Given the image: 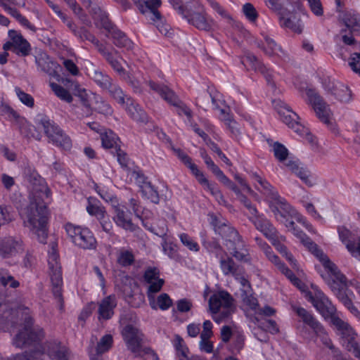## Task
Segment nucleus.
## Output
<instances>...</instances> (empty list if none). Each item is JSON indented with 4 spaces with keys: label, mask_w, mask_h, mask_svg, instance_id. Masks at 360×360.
I'll list each match as a JSON object with an SVG mask.
<instances>
[{
    "label": "nucleus",
    "mask_w": 360,
    "mask_h": 360,
    "mask_svg": "<svg viewBox=\"0 0 360 360\" xmlns=\"http://www.w3.org/2000/svg\"><path fill=\"white\" fill-rule=\"evenodd\" d=\"M39 127L43 129L44 134L49 138V141H56V138L62 136L64 139L62 146L65 148L69 147L70 137L53 121L47 117H42L39 122Z\"/></svg>",
    "instance_id": "nucleus-18"
},
{
    "label": "nucleus",
    "mask_w": 360,
    "mask_h": 360,
    "mask_svg": "<svg viewBox=\"0 0 360 360\" xmlns=\"http://www.w3.org/2000/svg\"><path fill=\"white\" fill-rule=\"evenodd\" d=\"M202 245L209 252L218 254L221 250V247L216 240H203Z\"/></svg>",
    "instance_id": "nucleus-64"
},
{
    "label": "nucleus",
    "mask_w": 360,
    "mask_h": 360,
    "mask_svg": "<svg viewBox=\"0 0 360 360\" xmlns=\"http://www.w3.org/2000/svg\"><path fill=\"white\" fill-rule=\"evenodd\" d=\"M126 105V110L128 114L134 121L141 123H146L147 122L148 116L139 105L134 104L131 100Z\"/></svg>",
    "instance_id": "nucleus-36"
},
{
    "label": "nucleus",
    "mask_w": 360,
    "mask_h": 360,
    "mask_svg": "<svg viewBox=\"0 0 360 360\" xmlns=\"http://www.w3.org/2000/svg\"><path fill=\"white\" fill-rule=\"evenodd\" d=\"M295 174L308 186H312L314 185V182L311 179L310 172L307 168L300 166V167L295 171Z\"/></svg>",
    "instance_id": "nucleus-58"
},
{
    "label": "nucleus",
    "mask_w": 360,
    "mask_h": 360,
    "mask_svg": "<svg viewBox=\"0 0 360 360\" xmlns=\"http://www.w3.org/2000/svg\"><path fill=\"white\" fill-rule=\"evenodd\" d=\"M210 224L213 226L216 233L220 235L226 241L229 238L234 239L237 237V231L231 227L228 221L222 217H219L213 214L210 215Z\"/></svg>",
    "instance_id": "nucleus-22"
},
{
    "label": "nucleus",
    "mask_w": 360,
    "mask_h": 360,
    "mask_svg": "<svg viewBox=\"0 0 360 360\" xmlns=\"http://www.w3.org/2000/svg\"><path fill=\"white\" fill-rule=\"evenodd\" d=\"M266 54L278 55L279 52H282L281 48L276 43V41L269 37H264V44L262 47Z\"/></svg>",
    "instance_id": "nucleus-48"
},
{
    "label": "nucleus",
    "mask_w": 360,
    "mask_h": 360,
    "mask_svg": "<svg viewBox=\"0 0 360 360\" xmlns=\"http://www.w3.org/2000/svg\"><path fill=\"white\" fill-rule=\"evenodd\" d=\"M116 306L117 301L114 295H109L103 299L98 304V321H102L111 319Z\"/></svg>",
    "instance_id": "nucleus-25"
},
{
    "label": "nucleus",
    "mask_w": 360,
    "mask_h": 360,
    "mask_svg": "<svg viewBox=\"0 0 360 360\" xmlns=\"http://www.w3.org/2000/svg\"><path fill=\"white\" fill-rule=\"evenodd\" d=\"M0 283L4 287L9 285L13 288H16L20 285L19 282L6 269H0Z\"/></svg>",
    "instance_id": "nucleus-49"
},
{
    "label": "nucleus",
    "mask_w": 360,
    "mask_h": 360,
    "mask_svg": "<svg viewBox=\"0 0 360 360\" xmlns=\"http://www.w3.org/2000/svg\"><path fill=\"white\" fill-rule=\"evenodd\" d=\"M288 228L292 229L293 234L319 259L327 271L328 270H334L333 268H335V264L329 259L328 256L302 230L296 229L295 225Z\"/></svg>",
    "instance_id": "nucleus-13"
},
{
    "label": "nucleus",
    "mask_w": 360,
    "mask_h": 360,
    "mask_svg": "<svg viewBox=\"0 0 360 360\" xmlns=\"http://www.w3.org/2000/svg\"><path fill=\"white\" fill-rule=\"evenodd\" d=\"M16 311L13 309L6 310L3 314L0 315V330L6 331L10 326H14L15 317Z\"/></svg>",
    "instance_id": "nucleus-44"
},
{
    "label": "nucleus",
    "mask_w": 360,
    "mask_h": 360,
    "mask_svg": "<svg viewBox=\"0 0 360 360\" xmlns=\"http://www.w3.org/2000/svg\"><path fill=\"white\" fill-rule=\"evenodd\" d=\"M327 94L333 96L340 102L347 103L352 100V91L344 84L330 77L325 78L322 82Z\"/></svg>",
    "instance_id": "nucleus-17"
},
{
    "label": "nucleus",
    "mask_w": 360,
    "mask_h": 360,
    "mask_svg": "<svg viewBox=\"0 0 360 360\" xmlns=\"http://www.w3.org/2000/svg\"><path fill=\"white\" fill-rule=\"evenodd\" d=\"M198 181L205 187V189L210 192V193L215 198V199L218 201V202L220 205H225L226 204V201L224 199L220 190L217 188V186L215 184H210L208 181V180L204 176V175L200 176Z\"/></svg>",
    "instance_id": "nucleus-40"
},
{
    "label": "nucleus",
    "mask_w": 360,
    "mask_h": 360,
    "mask_svg": "<svg viewBox=\"0 0 360 360\" xmlns=\"http://www.w3.org/2000/svg\"><path fill=\"white\" fill-rule=\"evenodd\" d=\"M35 63L38 69L43 72L51 76L56 73L57 63L51 60L46 53L41 52L36 56Z\"/></svg>",
    "instance_id": "nucleus-29"
},
{
    "label": "nucleus",
    "mask_w": 360,
    "mask_h": 360,
    "mask_svg": "<svg viewBox=\"0 0 360 360\" xmlns=\"http://www.w3.org/2000/svg\"><path fill=\"white\" fill-rule=\"evenodd\" d=\"M174 346L179 360H189L188 356V349L185 345L184 340L179 335H175Z\"/></svg>",
    "instance_id": "nucleus-45"
},
{
    "label": "nucleus",
    "mask_w": 360,
    "mask_h": 360,
    "mask_svg": "<svg viewBox=\"0 0 360 360\" xmlns=\"http://www.w3.org/2000/svg\"><path fill=\"white\" fill-rule=\"evenodd\" d=\"M225 245L230 250L233 257L236 259L243 262L249 260L248 250L238 232H237V237H234V239L231 238H229L226 241Z\"/></svg>",
    "instance_id": "nucleus-21"
},
{
    "label": "nucleus",
    "mask_w": 360,
    "mask_h": 360,
    "mask_svg": "<svg viewBox=\"0 0 360 360\" xmlns=\"http://www.w3.org/2000/svg\"><path fill=\"white\" fill-rule=\"evenodd\" d=\"M46 351L49 356L53 360H68L67 348L62 346L58 340L47 342Z\"/></svg>",
    "instance_id": "nucleus-28"
},
{
    "label": "nucleus",
    "mask_w": 360,
    "mask_h": 360,
    "mask_svg": "<svg viewBox=\"0 0 360 360\" xmlns=\"http://www.w3.org/2000/svg\"><path fill=\"white\" fill-rule=\"evenodd\" d=\"M23 313L22 328L14 336L13 345L18 348L33 346L36 349L30 352L11 355L5 360H42L43 352L37 346L44 338V330L39 326H34L28 308H25Z\"/></svg>",
    "instance_id": "nucleus-1"
},
{
    "label": "nucleus",
    "mask_w": 360,
    "mask_h": 360,
    "mask_svg": "<svg viewBox=\"0 0 360 360\" xmlns=\"http://www.w3.org/2000/svg\"><path fill=\"white\" fill-rule=\"evenodd\" d=\"M276 250L283 256L288 252L287 248L282 243L285 240V237L277 233L273 239H269Z\"/></svg>",
    "instance_id": "nucleus-56"
},
{
    "label": "nucleus",
    "mask_w": 360,
    "mask_h": 360,
    "mask_svg": "<svg viewBox=\"0 0 360 360\" xmlns=\"http://www.w3.org/2000/svg\"><path fill=\"white\" fill-rule=\"evenodd\" d=\"M254 179L259 184L261 188L257 189L266 195L269 206L278 221L283 223L286 227L293 226L295 222L289 220V217L296 213V211L281 197L278 191L266 179L257 174H253Z\"/></svg>",
    "instance_id": "nucleus-3"
},
{
    "label": "nucleus",
    "mask_w": 360,
    "mask_h": 360,
    "mask_svg": "<svg viewBox=\"0 0 360 360\" xmlns=\"http://www.w3.org/2000/svg\"><path fill=\"white\" fill-rule=\"evenodd\" d=\"M75 90L77 96L80 101L81 105L84 108H86V114L89 113L90 105H91V101L96 98V96L91 93H88L86 89H82L78 84L75 85Z\"/></svg>",
    "instance_id": "nucleus-39"
},
{
    "label": "nucleus",
    "mask_w": 360,
    "mask_h": 360,
    "mask_svg": "<svg viewBox=\"0 0 360 360\" xmlns=\"http://www.w3.org/2000/svg\"><path fill=\"white\" fill-rule=\"evenodd\" d=\"M89 12L91 13L94 18H99L103 24V27L105 29H109V22L108 20L107 14L103 12L101 8L94 3L90 8Z\"/></svg>",
    "instance_id": "nucleus-52"
},
{
    "label": "nucleus",
    "mask_w": 360,
    "mask_h": 360,
    "mask_svg": "<svg viewBox=\"0 0 360 360\" xmlns=\"http://www.w3.org/2000/svg\"><path fill=\"white\" fill-rule=\"evenodd\" d=\"M48 264L53 286V293L55 297L58 299L60 304V309L62 310L63 308V300L61 290L63 284L62 271L60 264L58 260V255L53 247L49 255Z\"/></svg>",
    "instance_id": "nucleus-8"
},
{
    "label": "nucleus",
    "mask_w": 360,
    "mask_h": 360,
    "mask_svg": "<svg viewBox=\"0 0 360 360\" xmlns=\"http://www.w3.org/2000/svg\"><path fill=\"white\" fill-rule=\"evenodd\" d=\"M96 106L95 107V110L98 111L99 113L103 114L105 115H112V109L110 104L100 98V101H96Z\"/></svg>",
    "instance_id": "nucleus-63"
},
{
    "label": "nucleus",
    "mask_w": 360,
    "mask_h": 360,
    "mask_svg": "<svg viewBox=\"0 0 360 360\" xmlns=\"http://www.w3.org/2000/svg\"><path fill=\"white\" fill-rule=\"evenodd\" d=\"M160 0H147L143 1L142 4L140 5V11L144 13L153 22H155V19L160 17V13L158 11V8L160 6Z\"/></svg>",
    "instance_id": "nucleus-30"
},
{
    "label": "nucleus",
    "mask_w": 360,
    "mask_h": 360,
    "mask_svg": "<svg viewBox=\"0 0 360 360\" xmlns=\"http://www.w3.org/2000/svg\"><path fill=\"white\" fill-rule=\"evenodd\" d=\"M157 305L160 309L167 310L172 305V300L167 293H162L157 298Z\"/></svg>",
    "instance_id": "nucleus-61"
},
{
    "label": "nucleus",
    "mask_w": 360,
    "mask_h": 360,
    "mask_svg": "<svg viewBox=\"0 0 360 360\" xmlns=\"http://www.w3.org/2000/svg\"><path fill=\"white\" fill-rule=\"evenodd\" d=\"M332 324L340 332L342 338L347 341V348L360 359V345L355 341L356 336L353 328L346 322L338 318H333Z\"/></svg>",
    "instance_id": "nucleus-16"
},
{
    "label": "nucleus",
    "mask_w": 360,
    "mask_h": 360,
    "mask_svg": "<svg viewBox=\"0 0 360 360\" xmlns=\"http://www.w3.org/2000/svg\"><path fill=\"white\" fill-rule=\"evenodd\" d=\"M141 192L142 196L150 200L155 204H158L160 201V197L158 191L151 185L150 182H143L141 185Z\"/></svg>",
    "instance_id": "nucleus-42"
},
{
    "label": "nucleus",
    "mask_w": 360,
    "mask_h": 360,
    "mask_svg": "<svg viewBox=\"0 0 360 360\" xmlns=\"http://www.w3.org/2000/svg\"><path fill=\"white\" fill-rule=\"evenodd\" d=\"M134 262V255L131 250L122 249L117 257V262L122 266L131 265Z\"/></svg>",
    "instance_id": "nucleus-51"
},
{
    "label": "nucleus",
    "mask_w": 360,
    "mask_h": 360,
    "mask_svg": "<svg viewBox=\"0 0 360 360\" xmlns=\"http://www.w3.org/2000/svg\"><path fill=\"white\" fill-rule=\"evenodd\" d=\"M314 289V295L311 292L307 294L308 300L312 303L313 306L324 319H330L331 323H333V318H338L335 316V307L321 290L316 288Z\"/></svg>",
    "instance_id": "nucleus-9"
},
{
    "label": "nucleus",
    "mask_w": 360,
    "mask_h": 360,
    "mask_svg": "<svg viewBox=\"0 0 360 360\" xmlns=\"http://www.w3.org/2000/svg\"><path fill=\"white\" fill-rule=\"evenodd\" d=\"M241 63L248 70L252 69L255 71L260 72L266 78L267 83L271 85L272 87L275 86V84L272 80L271 70L261 63L255 56L248 53L242 58Z\"/></svg>",
    "instance_id": "nucleus-20"
},
{
    "label": "nucleus",
    "mask_w": 360,
    "mask_h": 360,
    "mask_svg": "<svg viewBox=\"0 0 360 360\" xmlns=\"http://www.w3.org/2000/svg\"><path fill=\"white\" fill-rule=\"evenodd\" d=\"M179 158L191 170L192 173L196 176L198 181L202 173L198 169L197 165L192 162L191 159L185 153L180 149L174 150Z\"/></svg>",
    "instance_id": "nucleus-43"
},
{
    "label": "nucleus",
    "mask_w": 360,
    "mask_h": 360,
    "mask_svg": "<svg viewBox=\"0 0 360 360\" xmlns=\"http://www.w3.org/2000/svg\"><path fill=\"white\" fill-rule=\"evenodd\" d=\"M50 85L52 91L60 99L67 103H71L72 101L73 98L72 95L64 87L56 83H51Z\"/></svg>",
    "instance_id": "nucleus-50"
},
{
    "label": "nucleus",
    "mask_w": 360,
    "mask_h": 360,
    "mask_svg": "<svg viewBox=\"0 0 360 360\" xmlns=\"http://www.w3.org/2000/svg\"><path fill=\"white\" fill-rule=\"evenodd\" d=\"M305 91L309 102L312 105L316 116L321 122L329 124L333 117L329 105L324 101L316 89L307 87Z\"/></svg>",
    "instance_id": "nucleus-10"
},
{
    "label": "nucleus",
    "mask_w": 360,
    "mask_h": 360,
    "mask_svg": "<svg viewBox=\"0 0 360 360\" xmlns=\"http://www.w3.org/2000/svg\"><path fill=\"white\" fill-rule=\"evenodd\" d=\"M8 34L12 41H13V52L21 56H28L31 51V46L27 39L15 30H10Z\"/></svg>",
    "instance_id": "nucleus-26"
},
{
    "label": "nucleus",
    "mask_w": 360,
    "mask_h": 360,
    "mask_svg": "<svg viewBox=\"0 0 360 360\" xmlns=\"http://www.w3.org/2000/svg\"><path fill=\"white\" fill-rule=\"evenodd\" d=\"M148 85L151 90L158 94L169 104L174 106L179 115H184L189 121L192 120L193 114L191 110L168 86L153 81H149Z\"/></svg>",
    "instance_id": "nucleus-6"
},
{
    "label": "nucleus",
    "mask_w": 360,
    "mask_h": 360,
    "mask_svg": "<svg viewBox=\"0 0 360 360\" xmlns=\"http://www.w3.org/2000/svg\"><path fill=\"white\" fill-rule=\"evenodd\" d=\"M274 108L278 112L281 120L283 123L292 129L295 132L304 131L305 127L300 122V117L283 101L275 100L273 102Z\"/></svg>",
    "instance_id": "nucleus-15"
},
{
    "label": "nucleus",
    "mask_w": 360,
    "mask_h": 360,
    "mask_svg": "<svg viewBox=\"0 0 360 360\" xmlns=\"http://www.w3.org/2000/svg\"><path fill=\"white\" fill-rule=\"evenodd\" d=\"M105 90H108L110 95L120 105L128 104L131 101V98L126 95L120 86L113 82Z\"/></svg>",
    "instance_id": "nucleus-38"
},
{
    "label": "nucleus",
    "mask_w": 360,
    "mask_h": 360,
    "mask_svg": "<svg viewBox=\"0 0 360 360\" xmlns=\"http://www.w3.org/2000/svg\"><path fill=\"white\" fill-rule=\"evenodd\" d=\"M333 269L334 270H328L326 274H321V277L344 306L347 307L354 316L359 317L360 311L352 303V298L354 297V294L349 289V287L352 286L357 291L356 288L351 285V283L354 281L359 285L360 283L354 279L348 281L347 277L340 272L336 265Z\"/></svg>",
    "instance_id": "nucleus-4"
},
{
    "label": "nucleus",
    "mask_w": 360,
    "mask_h": 360,
    "mask_svg": "<svg viewBox=\"0 0 360 360\" xmlns=\"http://www.w3.org/2000/svg\"><path fill=\"white\" fill-rule=\"evenodd\" d=\"M25 174L27 181L30 184V193L29 198H48L50 191L44 179L41 177L34 169L30 167L25 169Z\"/></svg>",
    "instance_id": "nucleus-12"
},
{
    "label": "nucleus",
    "mask_w": 360,
    "mask_h": 360,
    "mask_svg": "<svg viewBox=\"0 0 360 360\" xmlns=\"http://www.w3.org/2000/svg\"><path fill=\"white\" fill-rule=\"evenodd\" d=\"M346 27L352 32L360 34V17L356 15L347 14L344 18Z\"/></svg>",
    "instance_id": "nucleus-46"
},
{
    "label": "nucleus",
    "mask_w": 360,
    "mask_h": 360,
    "mask_svg": "<svg viewBox=\"0 0 360 360\" xmlns=\"http://www.w3.org/2000/svg\"><path fill=\"white\" fill-rule=\"evenodd\" d=\"M45 199L30 198L29 204L21 208L19 213L24 226L35 234L41 243H46L48 236L49 211Z\"/></svg>",
    "instance_id": "nucleus-2"
},
{
    "label": "nucleus",
    "mask_w": 360,
    "mask_h": 360,
    "mask_svg": "<svg viewBox=\"0 0 360 360\" xmlns=\"http://www.w3.org/2000/svg\"><path fill=\"white\" fill-rule=\"evenodd\" d=\"M209 308L214 314L213 319L220 323L233 312V299L226 291L217 292L209 299Z\"/></svg>",
    "instance_id": "nucleus-5"
},
{
    "label": "nucleus",
    "mask_w": 360,
    "mask_h": 360,
    "mask_svg": "<svg viewBox=\"0 0 360 360\" xmlns=\"http://www.w3.org/2000/svg\"><path fill=\"white\" fill-rule=\"evenodd\" d=\"M279 22L282 27L288 28L296 33H301L303 25L300 18L295 15L285 16L284 13L279 16Z\"/></svg>",
    "instance_id": "nucleus-33"
},
{
    "label": "nucleus",
    "mask_w": 360,
    "mask_h": 360,
    "mask_svg": "<svg viewBox=\"0 0 360 360\" xmlns=\"http://www.w3.org/2000/svg\"><path fill=\"white\" fill-rule=\"evenodd\" d=\"M275 158L280 162H284L287 160L288 155V149L281 143L275 142L272 146Z\"/></svg>",
    "instance_id": "nucleus-54"
},
{
    "label": "nucleus",
    "mask_w": 360,
    "mask_h": 360,
    "mask_svg": "<svg viewBox=\"0 0 360 360\" xmlns=\"http://www.w3.org/2000/svg\"><path fill=\"white\" fill-rule=\"evenodd\" d=\"M243 11L245 15L250 21L255 22L257 20L258 14L256 9L255 8L252 4L246 3L245 4H244L243 7Z\"/></svg>",
    "instance_id": "nucleus-62"
},
{
    "label": "nucleus",
    "mask_w": 360,
    "mask_h": 360,
    "mask_svg": "<svg viewBox=\"0 0 360 360\" xmlns=\"http://www.w3.org/2000/svg\"><path fill=\"white\" fill-rule=\"evenodd\" d=\"M14 220V215L11 207L0 205V226L7 224Z\"/></svg>",
    "instance_id": "nucleus-53"
},
{
    "label": "nucleus",
    "mask_w": 360,
    "mask_h": 360,
    "mask_svg": "<svg viewBox=\"0 0 360 360\" xmlns=\"http://www.w3.org/2000/svg\"><path fill=\"white\" fill-rule=\"evenodd\" d=\"M142 224L146 229L161 237L162 240L165 238L167 228L165 220H159L158 227L149 226L148 222H145L143 220H142Z\"/></svg>",
    "instance_id": "nucleus-47"
},
{
    "label": "nucleus",
    "mask_w": 360,
    "mask_h": 360,
    "mask_svg": "<svg viewBox=\"0 0 360 360\" xmlns=\"http://www.w3.org/2000/svg\"><path fill=\"white\" fill-rule=\"evenodd\" d=\"M339 238L341 241L345 244L347 249L352 255L360 259V238L357 243L351 242V231L344 226L339 227L338 229Z\"/></svg>",
    "instance_id": "nucleus-27"
},
{
    "label": "nucleus",
    "mask_w": 360,
    "mask_h": 360,
    "mask_svg": "<svg viewBox=\"0 0 360 360\" xmlns=\"http://www.w3.org/2000/svg\"><path fill=\"white\" fill-rule=\"evenodd\" d=\"M109 33L115 46L126 48L127 49H131L132 48V41L120 30L112 29V30L109 31Z\"/></svg>",
    "instance_id": "nucleus-37"
},
{
    "label": "nucleus",
    "mask_w": 360,
    "mask_h": 360,
    "mask_svg": "<svg viewBox=\"0 0 360 360\" xmlns=\"http://www.w3.org/2000/svg\"><path fill=\"white\" fill-rule=\"evenodd\" d=\"M292 309L302 321L308 325L321 338L324 345L329 349H334V345L323 327L309 311L300 307L292 306Z\"/></svg>",
    "instance_id": "nucleus-11"
},
{
    "label": "nucleus",
    "mask_w": 360,
    "mask_h": 360,
    "mask_svg": "<svg viewBox=\"0 0 360 360\" xmlns=\"http://www.w3.org/2000/svg\"><path fill=\"white\" fill-rule=\"evenodd\" d=\"M65 229L72 242L77 247L84 250L96 248V240L89 229L68 223L65 224Z\"/></svg>",
    "instance_id": "nucleus-7"
},
{
    "label": "nucleus",
    "mask_w": 360,
    "mask_h": 360,
    "mask_svg": "<svg viewBox=\"0 0 360 360\" xmlns=\"http://www.w3.org/2000/svg\"><path fill=\"white\" fill-rule=\"evenodd\" d=\"M114 209L115 214L113 217V220L117 226L126 231H134L136 229V226L132 223L131 219L125 212L120 209L119 205L115 206Z\"/></svg>",
    "instance_id": "nucleus-31"
},
{
    "label": "nucleus",
    "mask_w": 360,
    "mask_h": 360,
    "mask_svg": "<svg viewBox=\"0 0 360 360\" xmlns=\"http://www.w3.org/2000/svg\"><path fill=\"white\" fill-rule=\"evenodd\" d=\"M112 342L113 338L110 334L103 335L99 341L96 335H91L88 347L89 356H98L107 352L111 348Z\"/></svg>",
    "instance_id": "nucleus-19"
},
{
    "label": "nucleus",
    "mask_w": 360,
    "mask_h": 360,
    "mask_svg": "<svg viewBox=\"0 0 360 360\" xmlns=\"http://www.w3.org/2000/svg\"><path fill=\"white\" fill-rule=\"evenodd\" d=\"M15 94L19 100L25 105L29 108H33L34 105V101L33 97L25 91H23L20 87H15Z\"/></svg>",
    "instance_id": "nucleus-55"
},
{
    "label": "nucleus",
    "mask_w": 360,
    "mask_h": 360,
    "mask_svg": "<svg viewBox=\"0 0 360 360\" xmlns=\"http://www.w3.org/2000/svg\"><path fill=\"white\" fill-rule=\"evenodd\" d=\"M310 11L316 16H322L323 15V7L321 0H306Z\"/></svg>",
    "instance_id": "nucleus-60"
},
{
    "label": "nucleus",
    "mask_w": 360,
    "mask_h": 360,
    "mask_svg": "<svg viewBox=\"0 0 360 360\" xmlns=\"http://www.w3.org/2000/svg\"><path fill=\"white\" fill-rule=\"evenodd\" d=\"M181 242L184 246L191 251L198 252L199 250L198 244L194 241L187 233H181L179 235Z\"/></svg>",
    "instance_id": "nucleus-59"
},
{
    "label": "nucleus",
    "mask_w": 360,
    "mask_h": 360,
    "mask_svg": "<svg viewBox=\"0 0 360 360\" xmlns=\"http://www.w3.org/2000/svg\"><path fill=\"white\" fill-rule=\"evenodd\" d=\"M249 219L267 239H273L274 236L278 233L270 221L263 214H259L257 212V214L250 217Z\"/></svg>",
    "instance_id": "nucleus-23"
},
{
    "label": "nucleus",
    "mask_w": 360,
    "mask_h": 360,
    "mask_svg": "<svg viewBox=\"0 0 360 360\" xmlns=\"http://www.w3.org/2000/svg\"><path fill=\"white\" fill-rule=\"evenodd\" d=\"M22 250V242L20 238L8 237L0 240V256L4 258L15 255Z\"/></svg>",
    "instance_id": "nucleus-24"
},
{
    "label": "nucleus",
    "mask_w": 360,
    "mask_h": 360,
    "mask_svg": "<svg viewBox=\"0 0 360 360\" xmlns=\"http://www.w3.org/2000/svg\"><path fill=\"white\" fill-rule=\"evenodd\" d=\"M102 146L107 149L115 151L120 148V140L118 136L112 131L108 130L101 134Z\"/></svg>",
    "instance_id": "nucleus-35"
},
{
    "label": "nucleus",
    "mask_w": 360,
    "mask_h": 360,
    "mask_svg": "<svg viewBox=\"0 0 360 360\" xmlns=\"http://www.w3.org/2000/svg\"><path fill=\"white\" fill-rule=\"evenodd\" d=\"M97 219L99 221L103 231L106 232L108 234H112V231L113 225H112V221L110 220V217L107 214V212H105Z\"/></svg>",
    "instance_id": "nucleus-57"
},
{
    "label": "nucleus",
    "mask_w": 360,
    "mask_h": 360,
    "mask_svg": "<svg viewBox=\"0 0 360 360\" xmlns=\"http://www.w3.org/2000/svg\"><path fill=\"white\" fill-rule=\"evenodd\" d=\"M87 74L91 79H92L97 85L103 89H106L109 85L113 82L112 79L108 75L104 74L100 70L91 67L88 69Z\"/></svg>",
    "instance_id": "nucleus-34"
},
{
    "label": "nucleus",
    "mask_w": 360,
    "mask_h": 360,
    "mask_svg": "<svg viewBox=\"0 0 360 360\" xmlns=\"http://www.w3.org/2000/svg\"><path fill=\"white\" fill-rule=\"evenodd\" d=\"M65 25L72 34L80 40H87L91 43L98 44V39L94 35L91 34L84 27H80L78 28L77 25L71 18L65 23Z\"/></svg>",
    "instance_id": "nucleus-32"
},
{
    "label": "nucleus",
    "mask_w": 360,
    "mask_h": 360,
    "mask_svg": "<svg viewBox=\"0 0 360 360\" xmlns=\"http://www.w3.org/2000/svg\"><path fill=\"white\" fill-rule=\"evenodd\" d=\"M122 335L127 348L135 355L142 356L143 335L136 327L128 324L122 330Z\"/></svg>",
    "instance_id": "nucleus-14"
},
{
    "label": "nucleus",
    "mask_w": 360,
    "mask_h": 360,
    "mask_svg": "<svg viewBox=\"0 0 360 360\" xmlns=\"http://www.w3.org/2000/svg\"><path fill=\"white\" fill-rule=\"evenodd\" d=\"M220 267L224 275L227 276L231 274L234 277L237 276L240 271H242L243 269V268L238 266L231 257L221 259Z\"/></svg>",
    "instance_id": "nucleus-41"
}]
</instances>
